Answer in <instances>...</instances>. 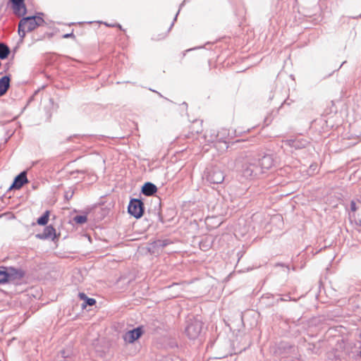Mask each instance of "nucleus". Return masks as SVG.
Masks as SVG:
<instances>
[{
	"instance_id": "obj_4",
	"label": "nucleus",
	"mask_w": 361,
	"mask_h": 361,
	"mask_svg": "<svg viewBox=\"0 0 361 361\" xmlns=\"http://www.w3.org/2000/svg\"><path fill=\"white\" fill-rule=\"evenodd\" d=\"M254 157L257 159V161L259 169H262V174L275 165L276 160L272 153L263 152Z\"/></svg>"
},
{
	"instance_id": "obj_14",
	"label": "nucleus",
	"mask_w": 361,
	"mask_h": 361,
	"mask_svg": "<svg viewBox=\"0 0 361 361\" xmlns=\"http://www.w3.org/2000/svg\"><path fill=\"white\" fill-rule=\"evenodd\" d=\"M290 147L295 149H300L306 147L309 145V141L304 138H296L288 140Z\"/></svg>"
},
{
	"instance_id": "obj_30",
	"label": "nucleus",
	"mask_w": 361,
	"mask_h": 361,
	"mask_svg": "<svg viewBox=\"0 0 361 361\" xmlns=\"http://www.w3.org/2000/svg\"><path fill=\"white\" fill-rule=\"evenodd\" d=\"M272 120H273V117L271 116V114H270L269 115L267 116L264 118V125L268 126L269 125L271 124V123L272 122Z\"/></svg>"
},
{
	"instance_id": "obj_16",
	"label": "nucleus",
	"mask_w": 361,
	"mask_h": 361,
	"mask_svg": "<svg viewBox=\"0 0 361 361\" xmlns=\"http://www.w3.org/2000/svg\"><path fill=\"white\" fill-rule=\"evenodd\" d=\"M216 134V130L214 129L207 131L204 135L205 142H208L209 144H213L215 147H217L218 140Z\"/></svg>"
},
{
	"instance_id": "obj_19",
	"label": "nucleus",
	"mask_w": 361,
	"mask_h": 361,
	"mask_svg": "<svg viewBox=\"0 0 361 361\" xmlns=\"http://www.w3.org/2000/svg\"><path fill=\"white\" fill-rule=\"evenodd\" d=\"M50 212L45 211L42 216L37 219V224L39 226H46L49 221Z\"/></svg>"
},
{
	"instance_id": "obj_23",
	"label": "nucleus",
	"mask_w": 361,
	"mask_h": 361,
	"mask_svg": "<svg viewBox=\"0 0 361 361\" xmlns=\"http://www.w3.org/2000/svg\"><path fill=\"white\" fill-rule=\"evenodd\" d=\"M350 218H353L356 225L361 226V203L359 212L357 214H349Z\"/></svg>"
},
{
	"instance_id": "obj_38",
	"label": "nucleus",
	"mask_w": 361,
	"mask_h": 361,
	"mask_svg": "<svg viewBox=\"0 0 361 361\" xmlns=\"http://www.w3.org/2000/svg\"><path fill=\"white\" fill-rule=\"evenodd\" d=\"M202 48V47H195V48H192V49H188L186 50V51H192V50H194V49H201Z\"/></svg>"
},
{
	"instance_id": "obj_21",
	"label": "nucleus",
	"mask_w": 361,
	"mask_h": 361,
	"mask_svg": "<svg viewBox=\"0 0 361 361\" xmlns=\"http://www.w3.org/2000/svg\"><path fill=\"white\" fill-rule=\"evenodd\" d=\"M265 300H268V301L267 302V305L273 306V305L279 303V302H276V300L274 299V295L271 294L267 293L266 295H264L262 297V301H264Z\"/></svg>"
},
{
	"instance_id": "obj_37",
	"label": "nucleus",
	"mask_w": 361,
	"mask_h": 361,
	"mask_svg": "<svg viewBox=\"0 0 361 361\" xmlns=\"http://www.w3.org/2000/svg\"><path fill=\"white\" fill-rule=\"evenodd\" d=\"M149 90L150 91H152V92H156L157 94H158V95H159L160 97H163V95H162L160 92H157V91H156V90H152V89H151V88H149Z\"/></svg>"
},
{
	"instance_id": "obj_44",
	"label": "nucleus",
	"mask_w": 361,
	"mask_h": 361,
	"mask_svg": "<svg viewBox=\"0 0 361 361\" xmlns=\"http://www.w3.org/2000/svg\"><path fill=\"white\" fill-rule=\"evenodd\" d=\"M360 357H361V350L359 352Z\"/></svg>"
},
{
	"instance_id": "obj_11",
	"label": "nucleus",
	"mask_w": 361,
	"mask_h": 361,
	"mask_svg": "<svg viewBox=\"0 0 361 361\" xmlns=\"http://www.w3.org/2000/svg\"><path fill=\"white\" fill-rule=\"evenodd\" d=\"M13 13L17 16H23L27 13L25 0H9Z\"/></svg>"
},
{
	"instance_id": "obj_12",
	"label": "nucleus",
	"mask_w": 361,
	"mask_h": 361,
	"mask_svg": "<svg viewBox=\"0 0 361 361\" xmlns=\"http://www.w3.org/2000/svg\"><path fill=\"white\" fill-rule=\"evenodd\" d=\"M56 236V229L52 225L47 226L44 228V231L42 233L35 235V237L40 240H46L49 238L54 240Z\"/></svg>"
},
{
	"instance_id": "obj_24",
	"label": "nucleus",
	"mask_w": 361,
	"mask_h": 361,
	"mask_svg": "<svg viewBox=\"0 0 361 361\" xmlns=\"http://www.w3.org/2000/svg\"><path fill=\"white\" fill-rule=\"evenodd\" d=\"M73 221L75 222V224L82 225L87 222V216L86 214L76 215L73 217Z\"/></svg>"
},
{
	"instance_id": "obj_18",
	"label": "nucleus",
	"mask_w": 361,
	"mask_h": 361,
	"mask_svg": "<svg viewBox=\"0 0 361 361\" xmlns=\"http://www.w3.org/2000/svg\"><path fill=\"white\" fill-rule=\"evenodd\" d=\"M11 53V49L8 46L0 42V59L4 60L7 59Z\"/></svg>"
},
{
	"instance_id": "obj_26",
	"label": "nucleus",
	"mask_w": 361,
	"mask_h": 361,
	"mask_svg": "<svg viewBox=\"0 0 361 361\" xmlns=\"http://www.w3.org/2000/svg\"><path fill=\"white\" fill-rule=\"evenodd\" d=\"M360 201H359L358 204H357L354 200H351L350 204L351 212L350 214H357V212H359V209L360 208Z\"/></svg>"
},
{
	"instance_id": "obj_36",
	"label": "nucleus",
	"mask_w": 361,
	"mask_h": 361,
	"mask_svg": "<svg viewBox=\"0 0 361 361\" xmlns=\"http://www.w3.org/2000/svg\"><path fill=\"white\" fill-rule=\"evenodd\" d=\"M114 27H118V29H120L123 31H126L124 29H123L122 25L119 23H115Z\"/></svg>"
},
{
	"instance_id": "obj_9",
	"label": "nucleus",
	"mask_w": 361,
	"mask_h": 361,
	"mask_svg": "<svg viewBox=\"0 0 361 361\" xmlns=\"http://www.w3.org/2000/svg\"><path fill=\"white\" fill-rule=\"evenodd\" d=\"M8 283H17L25 274V272L19 268L13 267H7Z\"/></svg>"
},
{
	"instance_id": "obj_41",
	"label": "nucleus",
	"mask_w": 361,
	"mask_h": 361,
	"mask_svg": "<svg viewBox=\"0 0 361 361\" xmlns=\"http://www.w3.org/2000/svg\"><path fill=\"white\" fill-rule=\"evenodd\" d=\"M181 105L183 106L185 109L188 108V104L186 102H183Z\"/></svg>"
},
{
	"instance_id": "obj_3",
	"label": "nucleus",
	"mask_w": 361,
	"mask_h": 361,
	"mask_svg": "<svg viewBox=\"0 0 361 361\" xmlns=\"http://www.w3.org/2000/svg\"><path fill=\"white\" fill-rule=\"evenodd\" d=\"M43 13H37L35 16H22L23 18L20 20L25 25V28L27 32H31L34 30L37 27L43 26L44 25H47V23L43 19Z\"/></svg>"
},
{
	"instance_id": "obj_8",
	"label": "nucleus",
	"mask_w": 361,
	"mask_h": 361,
	"mask_svg": "<svg viewBox=\"0 0 361 361\" xmlns=\"http://www.w3.org/2000/svg\"><path fill=\"white\" fill-rule=\"evenodd\" d=\"M216 133L218 144H222L221 149L223 150L228 149L233 132L228 129L222 128L220 130H216Z\"/></svg>"
},
{
	"instance_id": "obj_5",
	"label": "nucleus",
	"mask_w": 361,
	"mask_h": 361,
	"mask_svg": "<svg viewBox=\"0 0 361 361\" xmlns=\"http://www.w3.org/2000/svg\"><path fill=\"white\" fill-rule=\"evenodd\" d=\"M128 212L135 219H140L145 212V204L142 200L138 198H131L128 206Z\"/></svg>"
},
{
	"instance_id": "obj_7",
	"label": "nucleus",
	"mask_w": 361,
	"mask_h": 361,
	"mask_svg": "<svg viewBox=\"0 0 361 361\" xmlns=\"http://www.w3.org/2000/svg\"><path fill=\"white\" fill-rule=\"evenodd\" d=\"M144 334V329L142 326H138L131 330L126 331L123 338L125 342L128 343H133L135 341L138 340Z\"/></svg>"
},
{
	"instance_id": "obj_29",
	"label": "nucleus",
	"mask_w": 361,
	"mask_h": 361,
	"mask_svg": "<svg viewBox=\"0 0 361 361\" xmlns=\"http://www.w3.org/2000/svg\"><path fill=\"white\" fill-rule=\"evenodd\" d=\"M161 361H181L178 357L166 356L161 359Z\"/></svg>"
},
{
	"instance_id": "obj_1",
	"label": "nucleus",
	"mask_w": 361,
	"mask_h": 361,
	"mask_svg": "<svg viewBox=\"0 0 361 361\" xmlns=\"http://www.w3.org/2000/svg\"><path fill=\"white\" fill-rule=\"evenodd\" d=\"M254 157H247L242 163L240 172L247 179H255L262 174V169Z\"/></svg>"
},
{
	"instance_id": "obj_43",
	"label": "nucleus",
	"mask_w": 361,
	"mask_h": 361,
	"mask_svg": "<svg viewBox=\"0 0 361 361\" xmlns=\"http://www.w3.org/2000/svg\"><path fill=\"white\" fill-rule=\"evenodd\" d=\"M87 137V135H84L82 136V138H86Z\"/></svg>"
},
{
	"instance_id": "obj_34",
	"label": "nucleus",
	"mask_w": 361,
	"mask_h": 361,
	"mask_svg": "<svg viewBox=\"0 0 361 361\" xmlns=\"http://www.w3.org/2000/svg\"><path fill=\"white\" fill-rule=\"evenodd\" d=\"M157 216L158 221L163 224L164 222V218H163V216H161V213L159 212H157Z\"/></svg>"
},
{
	"instance_id": "obj_2",
	"label": "nucleus",
	"mask_w": 361,
	"mask_h": 361,
	"mask_svg": "<svg viewBox=\"0 0 361 361\" xmlns=\"http://www.w3.org/2000/svg\"><path fill=\"white\" fill-rule=\"evenodd\" d=\"M203 178L210 185H219L223 183L225 178L224 171L218 166H211L206 168Z\"/></svg>"
},
{
	"instance_id": "obj_39",
	"label": "nucleus",
	"mask_w": 361,
	"mask_h": 361,
	"mask_svg": "<svg viewBox=\"0 0 361 361\" xmlns=\"http://www.w3.org/2000/svg\"><path fill=\"white\" fill-rule=\"evenodd\" d=\"M345 63H346L345 61L342 62V63L340 65V66L338 67V68L336 71H338Z\"/></svg>"
},
{
	"instance_id": "obj_31",
	"label": "nucleus",
	"mask_w": 361,
	"mask_h": 361,
	"mask_svg": "<svg viewBox=\"0 0 361 361\" xmlns=\"http://www.w3.org/2000/svg\"><path fill=\"white\" fill-rule=\"evenodd\" d=\"M185 1H185H184L180 4V5L179 10H178V12L176 13V16H175V17H174V18H173V20L172 23L171 24V25H170V27H169V30H170L171 29V27L173 26V25H174V22L177 20L178 15V13H179V12H180V8H182V6L184 5Z\"/></svg>"
},
{
	"instance_id": "obj_40",
	"label": "nucleus",
	"mask_w": 361,
	"mask_h": 361,
	"mask_svg": "<svg viewBox=\"0 0 361 361\" xmlns=\"http://www.w3.org/2000/svg\"><path fill=\"white\" fill-rule=\"evenodd\" d=\"M276 267H278V266H280V267H285V264H283V263H277V264H276Z\"/></svg>"
},
{
	"instance_id": "obj_27",
	"label": "nucleus",
	"mask_w": 361,
	"mask_h": 361,
	"mask_svg": "<svg viewBox=\"0 0 361 361\" xmlns=\"http://www.w3.org/2000/svg\"><path fill=\"white\" fill-rule=\"evenodd\" d=\"M297 301V299L292 298L290 294L284 295L283 297H281L276 299V302H279L280 301Z\"/></svg>"
},
{
	"instance_id": "obj_22",
	"label": "nucleus",
	"mask_w": 361,
	"mask_h": 361,
	"mask_svg": "<svg viewBox=\"0 0 361 361\" xmlns=\"http://www.w3.org/2000/svg\"><path fill=\"white\" fill-rule=\"evenodd\" d=\"M26 32L27 30L25 28V25L23 23L21 20H20L18 23V32L20 37L21 41H23V39H24Z\"/></svg>"
},
{
	"instance_id": "obj_17",
	"label": "nucleus",
	"mask_w": 361,
	"mask_h": 361,
	"mask_svg": "<svg viewBox=\"0 0 361 361\" xmlns=\"http://www.w3.org/2000/svg\"><path fill=\"white\" fill-rule=\"evenodd\" d=\"M78 298L83 301L81 304L82 309L87 307H92L96 304V300L92 298H89L85 293H79Z\"/></svg>"
},
{
	"instance_id": "obj_45",
	"label": "nucleus",
	"mask_w": 361,
	"mask_h": 361,
	"mask_svg": "<svg viewBox=\"0 0 361 361\" xmlns=\"http://www.w3.org/2000/svg\"><path fill=\"white\" fill-rule=\"evenodd\" d=\"M1 97V96L0 95V97Z\"/></svg>"
},
{
	"instance_id": "obj_35",
	"label": "nucleus",
	"mask_w": 361,
	"mask_h": 361,
	"mask_svg": "<svg viewBox=\"0 0 361 361\" xmlns=\"http://www.w3.org/2000/svg\"><path fill=\"white\" fill-rule=\"evenodd\" d=\"M100 23H103L104 24L106 27H114L115 26V23L114 24H111V23H108L106 22H100Z\"/></svg>"
},
{
	"instance_id": "obj_33",
	"label": "nucleus",
	"mask_w": 361,
	"mask_h": 361,
	"mask_svg": "<svg viewBox=\"0 0 361 361\" xmlns=\"http://www.w3.org/2000/svg\"><path fill=\"white\" fill-rule=\"evenodd\" d=\"M75 38V36L74 35L73 32H71V33H66V34H64L63 35V38L64 39H67V38Z\"/></svg>"
},
{
	"instance_id": "obj_10",
	"label": "nucleus",
	"mask_w": 361,
	"mask_h": 361,
	"mask_svg": "<svg viewBox=\"0 0 361 361\" xmlns=\"http://www.w3.org/2000/svg\"><path fill=\"white\" fill-rule=\"evenodd\" d=\"M28 183V179L27 177V171H23L19 174H18L13 179V183L9 188V190H19L25 184Z\"/></svg>"
},
{
	"instance_id": "obj_15",
	"label": "nucleus",
	"mask_w": 361,
	"mask_h": 361,
	"mask_svg": "<svg viewBox=\"0 0 361 361\" xmlns=\"http://www.w3.org/2000/svg\"><path fill=\"white\" fill-rule=\"evenodd\" d=\"M157 191V187L151 182H146L141 188V192L145 196H152Z\"/></svg>"
},
{
	"instance_id": "obj_13",
	"label": "nucleus",
	"mask_w": 361,
	"mask_h": 361,
	"mask_svg": "<svg viewBox=\"0 0 361 361\" xmlns=\"http://www.w3.org/2000/svg\"><path fill=\"white\" fill-rule=\"evenodd\" d=\"M11 75L7 74L0 78V95L4 96L11 87Z\"/></svg>"
},
{
	"instance_id": "obj_42",
	"label": "nucleus",
	"mask_w": 361,
	"mask_h": 361,
	"mask_svg": "<svg viewBox=\"0 0 361 361\" xmlns=\"http://www.w3.org/2000/svg\"><path fill=\"white\" fill-rule=\"evenodd\" d=\"M175 286H179V284L178 283H173L171 286H169V288H171Z\"/></svg>"
},
{
	"instance_id": "obj_6",
	"label": "nucleus",
	"mask_w": 361,
	"mask_h": 361,
	"mask_svg": "<svg viewBox=\"0 0 361 361\" xmlns=\"http://www.w3.org/2000/svg\"><path fill=\"white\" fill-rule=\"evenodd\" d=\"M202 329V322L195 319L190 321L185 327V331L190 339H195Z\"/></svg>"
},
{
	"instance_id": "obj_32",
	"label": "nucleus",
	"mask_w": 361,
	"mask_h": 361,
	"mask_svg": "<svg viewBox=\"0 0 361 361\" xmlns=\"http://www.w3.org/2000/svg\"><path fill=\"white\" fill-rule=\"evenodd\" d=\"M73 195V191H68L65 193L64 197H65L66 200H69L72 198Z\"/></svg>"
},
{
	"instance_id": "obj_28",
	"label": "nucleus",
	"mask_w": 361,
	"mask_h": 361,
	"mask_svg": "<svg viewBox=\"0 0 361 361\" xmlns=\"http://www.w3.org/2000/svg\"><path fill=\"white\" fill-rule=\"evenodd\" d=\"M307 349L308 351L313 354H317L319 350V349L317 348L314 343H308Z\"/></svg>"
},
{
	"instance_id": "obj_25",
	"label": "nucleus",
	"mask_w": 361,
	"mask_h": 361,
	"mask_svg": "<svg viewBox=\"0 0 361 361\" xmlns=\"http://www.w3.org/2000/svg\"><path fill=\"white\" fill-rule=\"evenodd\" d=\"M170 244V240H168V239H165V240H157L156 241H154L152 245H153V247H164L166 246H167L168 245Z\"/></svg>"
},
{
	"instance_id": "obj_20",
	"label": "nucleus",
	"mask_w": 361,
	"mask_h": 361,
	"mask_svg": "<svg viewBox=\"0 0 361 361\" xmlns=\"http://www.w3.org/2000/svg\"><path fill=\"white\" fill-rule=\"evenodd\" d=\"M7 267H0V284H4L8 283V276L7 275Z\"/></svg>"
}]
</instances>
